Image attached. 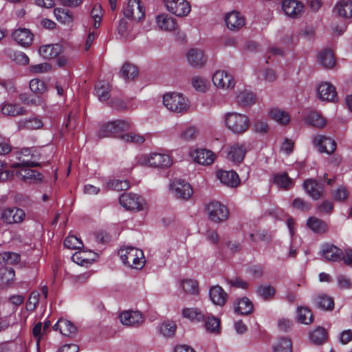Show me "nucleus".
I'll list each match as a JSON object with an SVG mask.
<instances>
[{"label": "nucleus", "mask_w": 352, "mask_h": 352, "mask_svg": "<svg viewBox=\"0 0 352 352\" xmlns=\"http://www.w3.org/2000/svg\"><path fill=\"white\" fill-rule=\"evenodd\" d=\"M317 96L322 101L335 102L337 98L336 87L328 82H320L317 87Z\"/></svg>", "instance_id": "nucleus-16"}, {"label": "nucleus", "mask_w": 352, "mask_h": 352, "mask_svg": "<svg viewBox=\"0 0 352 352\" xmlns=\"http://www.w3.org/2000/svg\"><path fill=\"white\" fill-rule=\"evenodd\" d=\"M129 187V183L126 180L112 179L108 181L104 186L107 190H115L117 191L124 190Z\"/></svg>", "instance_id": "nucleus-48"}, {"label": "nucleus", "mask_w": 352, "mask_h": 352, "mask_svg": "<svg viewBox=\"0 0 352 352\" xmlns=\"http://www.w3.org/2000/svg\"><path fill=\"white\" fill-rule=\"evenodd\" d=\"M30 159L21 160L19 157V162H14L10 164L13 168H19L16 172V176L19 179L26 182H40L42 180V175L35 170L30 169V167L38 166V163Z\"/></svg>", "instance_id": "nucleus-3"}, {"label": "nucleus", "mask_w": 352, "mask_h": 352, "mask_svg": "<svg viewBox=\"0 0 352 352\" xmlns=\"http://www.w3.org/2000/svg\"><path fill=\"white\" fill-rule=\"evenodd\" d=\"M316 301L318 307L322 309L332 310L333 309L334 302L331 297L326 295H319Z\"/></svg>", "instance_id": "nucleus-55"}, {"label": "nucleus", "mask_w": 352, "mask_h": 352, "mask_svg": "<svg viewBox=\"0 0 352 352\" xmlns=\"http://www.w3.org/2000/svg\"><path fill=\"white\" fill-rule=\"evenodd\" d=\"M190 157L199 164L210 166L215 160L217 155L210 150L206 148H195L190 152Z\"/></svg>", "instance_id": "nucleus-12"}, {"label": "nucleus", "mask_w": 352, "mask_h": 352, "mask_svg": "<svg viewBox=\"0 0 352 352\" xmlns=\"http://www.w3.org/2000/svg\"><path fill=\"white\" fill-rule=\"evenodd\" d=\"M95 259V254L91 251H78L75 252L72 260L81 266H87Z\"/></svg>", "instance_id": "nucleus-30"}, {"label": "nucleus", "mask_w": 352, "mask_h": 352, "mask_svg": "<svg viewBox=\"0 0 352 352\" xmlns=\"http://www.w3.org/2000/svg\"><path fill=\"white\" fill-rule=\"evenodd\" d=\"M313 143L320 153L331 154L336 148V142L332 138L322 135H315L313 138Z\"/></svg>", "instance_id": "nucleus-18"}, {"label": "nucleus", "mask_w": 352, "mask_h": 352, "mask_svg": "<svg viewBox=\"0 0 352 352\" xmlns=\"http://www.w3.org/2000/svg\"><path fill=\"white\" fill-rule=\"evenodd\" d=\"M311 341L316 344H320L327 339V332L324 328L318 327L309 334Z\"/></svg>", "instance_id": "nucleus-45"}, {"label": "nucleus", "mask_w": 352, "mask_h": 352, "mask_svg": "<svg viewBox=\"0 0 352 352\" xmlns=\"http://www.w3.org/2000/svg\"><path fill=\"white\" fill-rule=\"evenodd\" d=\"M226 27L231 31L237 32L245 25V17L238 11L228 12L224 17Z\"/></svg>", "instance_id": "nucleus-13"}, {"label": "nucleus", "mask_w": 352, "mask_h": 352, "mask_svg": "<svg viewBox=\"0 0 352 352\" xmlns=\"http://www.w3.org/2000/svg\"><path fill=\"white\" fill-rule=\"evenodd\" d=\"M192 87L198 92L205 93L210 88V82L208 80L201 76H195L191 79Z\"/></svg>", "instance_id": "nucleus-40"}, {"label": "nucleus", "mask_w": 352, "mask_h": 352, "mask_svg": "<svg viewBox=\"0 0 352 352\" xmlns=\"http://www.w3.org/2000/svg\"><path fill=\"white\" fill-rule=\"evenodd\" d=\"M333 11L340 17L350 19L352 16V0H341L336 4Z\"/></svg>", "instance_id": "nucleus-28"}, {"label": "nucleus", "mask_w": 352, "mask_h": 352, "mask_svg": "<svg viewBox=\"0 0 352 352\" xmlns=\"http://www.w3.org/2000/svg\"><path fill=\"white\" fill-rule=\"evenodd\" d=\"M297 320L304 324H309L314 321L313 314L307 307H298L296 310Z\"/></svg>", "instance_id": "nucleus-38"}, {"label": "nucleus", "mask_w": 352, "mask_h": 352, "mask_svg": "<svg viewBox=\"0 0 352 352\" xmlns=\"http://www.w3.org/2000/svg\"><path fill=\"white\" fill-rule=\"evenodd\" d=\"M307 124L318 128H322L325 126L326 121L324 118L318 113L311 112L306 117Z\"/></svg>", "instance_id": "nucleus-50"}, {"label": "nucleus", "mask_w": 352, "mask_h": 352, "mask_svg": "<svg viewBox=\"0 0 352 352\" xmlns=\"http://www.w3.org/2000/svg\"><path fill=\"white\" fill-rule=\"evenodd\" d=\"M65 248L71 250L80 249L82 247L83 244L82 241L76 236H68L64 241Z\"/></svg>", "instance_id": "nucleus-60"}, {"label": "nucleus", "mask_w": 352, "mask_h": 352, "mask_svg": "<svg viewBox=\"0 0 352 352\" xmlns=\"http://www.w3.org/2000/svg\"><path fill=\"white\" fill-rule=\"evenodd\" d=\"M1 112L3 115L14 117L23 115L25 109L19 104L5 103L1 107Z\"/></svg>", "instance_id": "nucleus-37"}, {"label": "nucleus", "mask_w": 352, "mask_h": 352, "mask_svg": "<svg viewBox=\"0 0 352 352\" xmlns=\"http://www.w3.org/2000/svg\"><path fill=\"white\" fill-rule=\"evenodd\" d=\"M349 193L346 188L344 186L338 187L333 192V198L336 201H344L348 197Z\"/></svg>", "instance_id": "nucleus-64"}, {"label": "nucleus", "mask_w": 352, "mask_h": 352, "mask_svg": "<svg viewBox=\"0 0 352 352\" xmlns=\"http://www.w3.org/2000/svg\"><path fill=\"white\" fill-rule=\"evenodd\" d=\"M206 331L211 333L217 334L220 331V320L214 316L208 317L205 322Z\"/></svg>", "instance_id": "nucleus-56"}, {"label": "nucleus", "mask_w": 352, "mask_h": 352, "mask_svg": "<svg viewBox=\"0 0 352 352\" xmlns=\"http://www.w3.org/2000/svg\"><path fill=\"white\" fill-rule=\"evenodd\" d=\"M120 139L125 142L141 144L144 142L146 138L142 134L130 132L121 135Z\"/></svg>", "instance_id": "nucleus-51"}, {"label": "nucleus", "mask_w": 352, "mask_h": 352, "mask_svg": "<svg viewBox=\"0 0 352 352\" xmlns=\"http://www.w3.org/2000/svg\"><path fill=\"white\" fill-rule=\"evenodd\" d=\"M234 312L238 314L248 315L253 310V305L248 298H243L234 304Z\"/></svg>", "instance_id": "nucleus-34"}, {"label": "nucleus", "mask_w": 352, "mask_h": 352, "mask_svg": "<svg viewBox=\"0 0 352 352\" xmlns=\"http://www.w3.org/2000/svg\"><path fill=\"white\" fill-rule=\"evenodd\" d=\"M186 59L191 67L199 69L206 65L208 57L202 50L192 48L187 52Z\"/></svg>", "instance_id": "nucleus-15"}, {"label": "nucleus", "mask_w": 352, "mask_h": 352, "mask_svg": "<svg viewBox=\"0 0 352 352\" xmlns=\"http://www.w3.org/2000/svg\"><path fill=\"white\" fill-rule=\"evenodd\" d=\"M119 319L123 325L128 327H137L144 322L143 316L138 311H122L119 315Z\"/></svg>", "instance_id": "nucleus-17"}, {"label": "nucleus", "mask_w": 352, "mask_h": 352, "mask_svg": "<svg viewBox=\"0 0 352 352\" xmlns=\"http://www.w3.org/2000/svg\"><path fill=\"white\" fill-rule=\"evenodd\" d=\"M135 162L138 166L160 170L168 168L173 164L170 154L160 152L139 154L135 157Z\"/></svg>", "instance_id": "nucleus-1"}, {"label": "nucleus", "mask_w": 352, "mask_h": 352, "mask_svg": "<svg viewBox=\"0 0 352 352\" xmlns=\"http://www.w3.org/2000/svg\"><path fill=\"white\" fill-rule=\"evenodd\" d=\"M199 129L195 126H189L180 133V138L185 142L195 140L199 135Z\"/></svg>", "instance_id": "nucleus-54"}, {"label": "nucleus", "mask_w": 352, "mask_h": 352, "mask_svg": "<svg viewBox=\"0 0 352 352\" xmlns=\"http://www.w3.org/2000/svg\"><path fill=\"white\" fill-rule=\"evenodd\" d=\"M54 16L58 21L63 24H69L73 21L72 12L63 8H55L54 10Z\"/></svg>", "instance_id": "nucleus-46"}, {"label": "nucleus", "mask_w": 352, "mask_h": 352, "mask_svg": "<svg viewBox=\"0 0 352 352\" xmlns=\"http://www.w3.org/2000/svg\"><path fill=\"white\" fill-rule=\"evenodd\" d=\"M274 183L278 187L288 190L293 187L294 181L285 173H278L274 176Z\"/></svg>", "instance_id": "nucleus-36"}, {"label": "nucleus", "mask_w": 352, "mask_h": 352, "mask_svg": "<svg viewBox=\"0 0 352 352\" xmlns=\"http://www.w3.org/2000/svg\"><path fill=\"white\" fill-rule=\"evenodd\" d=\"M30 90L36 94H43L47 91V86L43 81L38 78L32 79L30 82Z\"/></svg>", "instance_id": "nucleus-58"}, {"label": "nucleus", "mask_w": 352, "mask_h": 352, "mask_svg": "<svg viewBox=\"0 0 352 352\" xmlns=\"http://www.w3.org/2000/svg\"><path fill=\"white\" fill-rule=\"evenodd\" d=\"M96 94L100 101H106L109 98L110 85L108 82L100 81L95 87Z\"/></svg>", "instance_id": "nucleus-42"}, {"label": "nucleus", "mask_w": 352, "mask_h": 352, "mask_svg": "<svg viewBox=\"0 0 352 352\" xmlns=\"http://www.w3.org/2000/svg\"><path fill=\"white\" fill-rule=\"evenodd\" d=\"M54 329L59 330L60 333L65 336H73L76 334L77 328L71 321L60 318L54 324Z\"/></svg>", "instance_id": "nucleus-27"}, {"label": "nucleus", "mask_w": 352, "mask_h": 352, "mask_svg": "<svg viewBox=\"0 0 352 352\" xmlns=\"http://www.w3.org/2000/svg\"><path fill=\"white\" fill-rule=\"evenodd\" d=\"M256 294L263 299L267 300L273 298L275 289L273 287L268 285H260L256 289Z\"/></svg>", "instance_id": "nucleus-57"}, {"label": "nucleus", "mask_w": 352, "mask_h": 352, "mask_svg": "<svg viewBox=\"0 0 352 352\" xmlns=\"http://www.w3.org/2000/svg\"><path fill=\"white\" fill-rule=\"evenodd\" d=\"M12 36L19 45L23 47L30 46L34 39V34L27 28H18L15 30Z\"/></svg>", "instance_id": "nucleus-22"}, {"label": "nucleus", "mask_w": 352, "mask_h": 352, "mask_svg": "<svg viewBox=\"0 0 352 352\" xmlns=\"http://www.w3.org/2000/svg\"><path fill=\"white\" fill-rule=\"evenodd\" d=\"M273 352H292V344L289 339L281 338L273 346Z\"/></svg>", "instance_id": "nucleus-47"}, {"label": "nucleus", "mask_w": 352, "mask_h": 352, "mask_svg": "<svg viewBox=\"0 0 352 352\" xmlns=\"http://www.w3.org/2000/svg\"><path fill=\"white\" fill-rule=\"evenodd\" d=\"M51 69V65L47 63L32 65L29 67L30 72L32 74H43Z\"/></svg>", "instance_id": "nucleus-61"}, {"label": "nucleus", "mask_w": 352, "mask_h": 352, "mask_svg": "<svg viewBox=\"0 0 352 352\" xmlns=\"http://www.w3.org/2000/svg\"><path fill=\"white\" fill-rule=\"evenodd\" d=\"M155 21L158 28L162 31L170 32L176 29V23L174 19L166 14L157 16Z\"/></svg>", "instance_id": "nucleus-29"}, {"label": "nucleus", "mask_w": 352, "mask_h": 352, "mask_svg": "<svg viewBox=\"0 0 352 352\" xmlns=\"http://www.w3.org/2000/svg\"><path fill=\"white\" fill-rule=\"evenodd\" d=\"M119 201L120 205L128 210L141 211L146 206L145 200L140 195L132 192L122 194Z\"/></svg>", "instance_id": "nucleus-6"}, {"label": "nucleus", "mask_w": 352, "mask_h": 352, "mask_svg": "<svg viewBox=\"0 0 352 352\" xmlns=\"http://www.w3.org/2000/svg\"><path fill=\"white\" fill-rule=\"evenodd\" d=\"M292 207L301 211H309L311 205L301 198H296L292 202Z\"/></svg>", "instance_id": "nucleus-63"}, {"label": "nucleus", "mask_w": 352, "mask_h": 352, "mask_svg": "<svg viewBox=\"0 0 352 352\" xmlns=\"http://www.w3.org/2000/svg\"><path fill=\"white\" fill-rule=\"evenodd\" d=\"M181 286L183 291L189 295H197L199 292L198 283L193 279L188 278L182 280Z\"/></svg>", "instance_id": "nucleus-43"}, {"label": "nucleus", "mask_w": 352, "mask_h": 352, "mask_svg": "<svg viewBox=\"0 0 352 352\" xmlns=\"http://www.w3.org/2000/svg\"><path fill=\"white\" fill-rule=\"evenodd\" d=\"M118 134L113 122H109L102 126L98 131V136L100 138L114 136Z\"/></svg>", "instance_id": "nucleus-53"}, {"label": "nucleus", "mask_w": 352, "mask_h": 352, "mask_svg": "<svg viewBox=\"0 0 352 352\" xmlns=\"http://www.w3.org/2000/svg\"><path fill=\"white\" fill-rule=\"evenodd\" d=\"M167 10L177 16H187L191 10L186 0H164Z\"/></svg>", "instance_id": "nucleus-11"}, {"label": "nucleus", "mask_w": 352, "mask_h": 352, "mask_svg": "<svg viewBox=\"0 0 352 352\" xmlns=\"http://www.w3.org/2000/svg\"><path fill=\"white\" fill-rule=\"evenodd\" d=\"M182 316L191 321H201L205 318L204 314L197 308H184Z\"/></svg>", "instance_id": "nucleus-44"}, {"label": "nucleus", "mask_w": 352, "mask_h": 352, "mask_svg": "<svg viewBox=\"0 0 352 352\" xmlns=\"http://www.w3.org/2000/svg\"><path fill=\"white\" fill-rule=\"evenodd\" d=\"M6 55L18 65H27L30 62L28 56L23 52L8 50Z\"/></svg>", "instance_id": "nucleus-41"}, {"label": "nucleus", "mask_w": 352, "mask_h": 352, "mask_svg": "<svg viewBox=\"0 0 352 352\" xmlns=\"http://www.w3.org/2000/svg\"><path fill=\"white\" fill-rule=\"evenodd\" d=\"M320 254L328 261L338 262L342 261V250L332 244H323L320 248Z\"/></svg>", "instance_id": "nucleus-21"}, {"label": "nucleus", "mask_w": 352, "mask_h": 352, "mask_svg": "<svg viewBox=\"0 0 352 352\" xmlns=\"http://www.w3.org/2000/svg\"><path fill=\"white\" fill-rule=\"evenodd\" d=\"M43 125L42 120L37 118H30L24 119L18 122V128L19 130L29 129L35 130L41 129Z\"/></svg>", "instance_id": "nucleus-35"}, {"label": "nucleus", "mask_w": 352, "mask_h": 352, "mask_svg": "<svg viewBox=\"0 0 352 352\" xmlns=\"http://www.w3.org/2000/svg\"><path fill=\"white\" fill-rule=\"evenodd\" d=\"M163 104L167 110L177 114L186 113L190 108V101L183 94L168 92L163 96Z\"/></svg>", "instance_id": "nucleus-4"}, {"label": "nucleus", "mask_w": 352, "mask_h": 352, "mask_svg": "<svg viewBox=\"0 0 352 352\" xmlns=\"http://www.w3.org/2000/svg\"><path fill=\"white\" fill-rule=\"evenodd\" d=\"M303 9V4L297 0H283L282 2V10L285 14L293 19L300 17Z\"/></svg>", "instance_id": "nucleus-19"}, {"label": "nucleus", "mask_w": 352, "mask_h": 352, "mask_svg": "<svg viewBox=\"0 0 352 352\" xmlns=\"http://www.w3.org/2000/svg\"><path fill=\"white\" fill-rule=\"evenodd\" d=\"M247 148L244 144H236L230 148L228 157L235 163L241 162L246 153Z\"/></svg>", "instance_id": "nucleus-31"}, {"label": "nucleus", "mask_w": 352, "mask_h": 352, "mask_svg": "<svg viewBox=\"0 0 352 352\" xmlns=\"http://www.w3.org/2000/svg\"><path fill=\"white\" fill-rule=\"evenodd\" d=\"M15 272L10 267L0 268V282L1 284L7 285L14 280Z\"/></svg>", "instance_id": "nucleus-49"}, {"label": "nucleus", "mask_w": 352, "mask_h": 352, "mask_svg": "<svg viewBox=\"0 0 352 352\" xmlns=\"http://www.w3.org/2000/svg\"><path fill=\"white\" fill-rule=\"evenodd\" d=\"M209 296L212 302L217 306H223L228 300V294L219 285L210 287Z\"/></svg>", "instance_id": "nucleus-25"}, {"label": "nucleus", "mask_w": 352, "mask_h": 352, "mask_svg": "<svg viewBox=\"0 0 352 352\" xmlns=\"http://www.w3.org/2000/svg\"><path fill=\"white\" fill-rule=\"evenodd\" d=\"M123 13L126 18L139 21L144 16V8L140 0H129Z\"/></svg>", "instance_id": "nucleus-10"}, {"label": "nucleus", "mask_w": 352, "mask_h": 352, "mask_svg": "<svg viewBox=\"0 0 352 352\" xmlns=\"http://www.w3.org/2000/svg\"><path fill=\"white\" fill-rule=\"evenodd\" d=\"M40 293L38 291H34L31 293L28 301L26 303V309L28 311H33L38 302Z\"/></svg>", "instance_id": "nucleus-62"}, {"label": "nucleus", "mask_w": 352, "mask_h": 352, "mask_svg": "<svg viewBox=\"0 0 352 352\" xmlns=\"http://www.w3.org/2000/svg\"><path fill=\"white\" fill-rule=\"evenodd\" d=\"M61 52V46L58 44L45 45L38 50L39 54L45 59L56 58Z\"/></svg>", "instance_id": "nucleus-32"}, {"label": "nucleus", "mask_w": 352, "mask_h": 352, "mask_svg": "<svg viewBox=\"0 0 352 352\" xmlns=\"http://www.w3.org/2000/svg\"><path fill=\"white\" fill-rule=\"evenodd\" d=\"M303 188L314 200L319 199L324 191L323 186L312 179L304 182Z\"/></svg>", "instance_id": "nucleus-24"}, {"label": "nucleus", "mask_w": 352, "mask_h": 352, "mask_svg": "<svg viewBox=\"0 0 352 352\" xmlns=\"http://www.w3.org/2000/svg\"><path fill=\"white\" fill-rule=\"evenodd\" d=\"M171 192L178 199H188L193 190L190 184L183 179H175L170 184Z\"/></svg>", "instance_id": "nucleus-9"}, {"label": "nucleus", "mask_w": 352, "mask_h": 352, "mask_svg": "<svg viewBox=\"0 0 352 352\" xmlns=\"http://www.w3.org/2000/svg\"><path fill=\"white\" fill-rule=\"evenodd\" d=\"M217 177L222 184L229 187H236L240 184L239 177L234 170H219Z\"/></svg>", "instance_id": "nucleus-23"}, {"label": "nucleus", "mask_w": 352, "mask_h": 352, "mask_svg": "<svg viewBox=\"0 0 352 352\" xmlns=\"http://www.w3.org/2000/svg\"><path fill=\"white\" fill-rule=\"evenodd\" d=\"M123 263L133 269L140 270L145 264L144 252L140 249L134 247H125L118 251Z\"/></svg>", "instance_id": "nucleus-5"}, {"label": "nucleus", "mask_w": 352, "mask_h": 352, "mask_svg": "<svg viewBox=\"0 0 352 352\" xmlns=\"http://www.w3.org/2000/svg\"><path fill=\"white\" fill-rule=\"evenodd\" d=\"M319 65L326 69H332L336 65V59L333 52L329 49L320 51L317 56Z\"/></svg>", "instance_id": "nucleus-26"}, {"label": "nucleus", "mask_w": 352, "mask_h": 352, "mask_svg": "<svg viewBox=\"0 0 352 352\" xmlns=\"http://www.w3.org/2000/svg\"><path fill=\"white\" fill-rule=\"evenodd\" d=\"M176 330V324L173 321H166L162 322L160 326V333L166 337L174 335Z\"/></svg>", "instance_id": "nucleus-59"}, {"label": "nucleus", "mask_w": 352, "mask_h": 352, "mask_svg": "<svg viewBox=\"0 0 352 352\" xmlns=\"http://www.w3.org/2000/svg\"><path fill=\"white\" fill-rule=\"evenodd\" d=\"M307 225L313 232L316 233L325 232L328 228L324 221L314 217L308 219Z\"/></svg>", "instance_id": "nucleus-39"}, {"label": "nucleus", "mask_w": 352, "mask_h": 352, "mask_svg": "<svg viewBox=\"0 0 352 352\" xmlns=\"http://www.w3.org/2000/svg\"><path fill=\"white\" fill-rule=\"evenodd\" d=\"M269 117L279 124L285 125L290 121L289 113L278 108H273L269 111Z\"/></svg>", "instance_id": "nucleus-33"}, {"label": "nucleus", "mask_w": 352, "mask_h": 352, "mask_svg": "<svg viewBox=\"0 0 352 352\" xmlns=\"http://www.w3.org/2000/svg\"><path fill=\"white\" fill-rule=\"evenodd\" d=\"M212 82L214 85L221 89H232L236 84L233 76L225 70H217L212 76Z\"/></svg>", "instance_id": "nucleus-8"}, {"label": "nucleus", "mask_w": 352, "mask_h": 352, "mask_svg": "<svg viewBox=\"0 0 352 352\" xmlns=\"http://www.w3.org/2000/svg\"><path fill=\"white\" fill-rule=\"evenodd\" d=\"M121 74L126 80H133L138 76V68L130 63H124L121 68Z\"/></svg>", "instance_id": "nucleus-52"}, {"label": "nucleus", "mask_w": 352, "mask_h": 352, "mask_svg": "<svg viewBox=\"0 0 352 352\" xmlns=\"http://www.w3.org/2000/svg\"><path fill=\"white\" fill-rule=\"evenodd\" d=\"M25 217V213L23 210L16 207L4 209L1 216L3 221L8 224L21 223Z\"/></svg>", "instance_id": "nucleus-14"}, {"label": "nucleus", "mask_w": 352, "mask_h": 352, "mask_svg": "<svg viewBox=\"0 0 352 352\" xmlns=\"http://www.w3.org/2000/svg\"><path fill=\"white\" fill-rule=\"evenodd\" d=\"M209 219L214 223L226 220L229 215L228 208L218 201H211L206 206Z\"/></svg>", "instance_id": "nucleus-7"}, {"label": "nucleus", "mask_w": 352, "mask_h": 352, "mask_svg": "<svg viewBox=\"0 0 352 352\" xmlns=\"http://www.w3.org/2000/svg\"><path fill=\"white\" fill-rule=\"evenodd\" d=\"M221 120L226 128L236 135L245 133L250 125L249 117L246 114L236 111H230L224 113Z\"/></svg>", "instance_id": "nucleus-2"}, {"label": "nucleus", "mask_w": 352, "mask_h": 352, "mask_svg": "<svg viewBox=\"0 0 352 352\" xmlns=\"http://www.w3.org/2000/svg\"><path fill=\"white\" fill-rule=\"evenodd\" d=\"M255 94L250 90L243 88H238L235 91V102L241 107L252 106L256 102Z\"/></svg>", "instance_id": "nucleus-20"}]
</instances>
